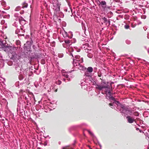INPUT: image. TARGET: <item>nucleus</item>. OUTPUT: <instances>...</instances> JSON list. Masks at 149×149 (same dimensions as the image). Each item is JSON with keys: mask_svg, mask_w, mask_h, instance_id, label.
<instances>
[{"mask_svg": "<svg viewBox=\"0 0 149 149\" xmlns=\"http://www.w3.org/2000/svg\"><path fill=\"white\" fill-rule=\"evenodd\" d=\"M74 51V50H73V49H72V52H73Z\"/></svg>", "mask_w": 149, "mask_h": 149, "instance_id": "nucleus-38", "label": "nucleus"}, {"mask_svg": "<svg viewBox=\"0 0 149 149\" xmlns=\"http://www.w3.org/2000/svg\"><path fill=\"white\" fill-rule=\"evenodd\" d=\"M67 79H63V81H65V82H67V81H66V80H67L68 81H70V79L69 78H67Z\"/></svg>", "mask_w": 149, "mask_h": 149, "instance_id": "nucleus-24", "label": "nucleus"}, {"mask_svg": "<svg viewBox=\"0 0 149 149\" xmlns=\"http://www.w3.org/2000/svg\"><path fill=\"white\" fill-rule=\"evenodd\" d=\"M136 130H139V128H136Z\"/></svg>", "mask_w": 149, "mask_h": 149, "instance_id": "nucleus-35", "label": "nucleus"}, {"mask_svg": "<svg viewBox=\"0 0 149 149\" xmlns=\"http://www.w3.org/2000/svg\"><path fill=\"white\" fill-rule=\"evenodd\" d=\"M17 8H18V7H17L16 8V9H15V10L17 11Z\"/></svg>", "mask_w": 149, "mask_h": 149, "instance_id": "nucleus-34", "label": "nucleus"}, {"mask_svg": "<svg viewBox=\"0 0 149 149\" xmlns=\"http://www.w3.org/2000/svg\"><path fill=\"white\" fill-rule=\"evenodd\" d=\"M15 69L17 72H19L21 70V68L19 65H16L15 67Z\"/></svg>", "mask_w": 149, "mask_h": 149, "instance_id": "nucleus-9", "label": "nucleus"}, {"mask_svg": "<svg viewBox=\"0 0 149 149\" xmlns=\"http://www.w3.org/2000/svg\"><path fill=\"white\" fill-rule=\"evenodd\" d=\"M65 42L66 44H69L70 43V41L69 40H65Z\"/></svg>", "mask_w": 149, "mask_h": 149, "instance_id": "nucleus-25", "label": "nucleus"}, {"mask_svg": "<svg viewBox=\"0 0 149 149\" xmlns=\"http://www.w3.org/2000/svg\"><path fill=\"white\" fill-rule=\"evenodd\" d=\"M77 64H76V66H77Z\"/></svg>", "mask_w": 149, "mask_h": 149, "instance_id": "nucleus-43", "label": "nucleus"}, {"mask_svg": "<svg viewBox=\"0 0 149 149\" xmlns=\"http://www.w3.org/2000/svg\"><path fill=\"white\" fill-rule=\"evenodd\" d=\"M98 76H99V77H101V75H99H99H98Z\"/></svg>", "mask_w": 149, "mask_h": 149, "instance_id": "nucleus-36", "label": "nucleus"}, {"mask_svg": "<svg viewBox=\"0 0 149 149\" xmlns=\"http://www.w3.org/2000/svg\"><path fill=\"white\" fill-rule=\"evenodd\" d=\"M25 45H26V44H24V46H25Z\"/></svg>", "mask_w": 149, "mask_h": 149, "instance_id": "nucleus-42", "label": "nucleus"}, {"mask_svg": "<svg viewBox=\"0 0 149 149\" xmlns=\"http://www.w3.org/2000/svg\"><path fill=\"white\" fill-rule=\"evenodd\" d=\"M100 4L101 5L102 9L104 10L107 11L108 10L110 9V7L108 6L107 5V3L104 1H102L101 2H99Z\"/></svg>", "mask_w": 149, "mask_h": 149, "instance_id": "nucleus-1", "label": "nucleus"}, {"mask_svg": "<svg viewBox=\"0 0 149 149\" xmlns=\"http://www.w3.org/2000/svg\"><path fill=\"white\" fill-rule=\"evenodd\" d=\"M62 75L63 76L65 77L66 78H68V75L67 72L63 73Z\"/></svg>", "mask_w": 149, "mask_h": 149, "instance_id": "nucleus-14", "label": "nucleus"}, {"mask_svg": "<svg viewBox=\"0 0 149 149\" xmlns=\"http://www.w3.org/2000/svg\"><path fill=\"white\" fill-rule=\"evenodd\" d=\"M80 49H78L77 50V51L78 52H79L80 51Z\"/></svg>", "mask_w": 149, "mask_h": 149, "instance_id": "nucleus-31", "label": "nucleus"}, {"mask_svg": "<svg viewBox=\"0 0 149 149\" xmlns=\"http://www.w3.org/2000/svg\"><path fill=\"white\" fill-rule=\"evenodd\" d=\"M17 15L16 14L15 15V17H17V18L16 19V20H18L20 23H21V22L24 20V19L22 17L20 16H17Z\"/></svg>", "mask_w": 149, "mask_h": 149, "instance_id": "nucleus-6", "label": "nucleus"}, {"mask_svg": "<svg viewBox=\"0 0 149 149\" xmlns=\"http://www.w3.org/2000/svg\"><path fill=\"white\" fill-rule=\"evenodd\" d=\"M70 56L71 55L72 56V57H71V58H72V59L73 60V62H72V63H73V65H74V56H73V54H72V53H70Z\"/></svg>", "mask_w": 149, "mask_h": 149, "instance_id": "nucleus-16", "label": "nucleus"}, {"mask_svg": "<svg viewBox=\"0 0 149 149\" xmlns=\"http://www.w3.org/2000/svg\"><path fill=\"white\" fill-rule=\"evenodd\" d=\"M134 115L136 116H139V113L138 112L135 111L133 113Z\"/></svg>", "mask_w": 149, "mask_h": 149, "instance_id": "nucleus-17", "label": "nucleus"}, {"mask_svg": "<svg viewBox=\"0 0 149 149\" xmlns=\"http://www.w3.org/2000/svg\"><path fill=\"white\" fill-rule=\"evenodd\" d=\"M88 133L92 136H93V133L90 130H88Z\"/></svg>", "mask_w": 149, "mask_h": 149, "instance_id": "nucleus-22", "label": "nucleus"}, {"mask_svg": "<svg viewBox=\"0 0 149 149\" xmlns=\"http://www.w3.org/2000/svg\"><path fill=\"white\" fill-rule=\"evenodd\" d=\"M102 19L103 20L104 22V23L105 22H107L108 21V20L107 19V18L105 17H104L103 18H102Z\"/></svg>", "mask_w": 149, "mask_h": 149, "instance_id": "nucleus-19", "label": "nucleus"}, {"mask_svg": "<svg viewBox=\"0 0 149 149\" xmlns=\"http://www.w3.org/2000/svg\"><path fill=\"white\" fill-rule=\"evenodd\" d=\"M87 71L88 72H91L93 71V68L92 67H88L87 69Z\"/></svg>", "mask_w": 149, "mask_h": 149, "instance_id": "nucleus-11", "label": "nucleus"}, {"mask_svg": "<svg viewBox=\"0 0 149 149\" xmlns=\"http://www.w3.org/2000/svg\"><path fill=\"white\" fill-rule=\"evenodd\" d=\"M66 10V11H67V10Z\"/></svg>", "mask_w": 149, "mask_h": 149, "instance_id": "nucleus-40", "label": "nucleus"}, {"mask_svg": "<svg viewBox=\"0 0 149 149\" xmlns=\"http://www.w3.org/2000/svg\"><path fill=\"white\" fill-rule=\"evenodd\" d=\"M1 4L2 6H5L6 5V3L5 1H2L1 2Z\"/></svg>", "mask_w": 149, "mask_h": 149, "instance_id": "nucleus-18", "label": "nucleus"}, {"mask_svg": "<svg viewBox=\"0 0 149 149\" xmlns=\"http://www.w3.org/2000/svg\"><path fill=\"white\" fill-rule=\"evenodd\" d=\"M139 132L141 133V132H142L143 133H144V132H143V131H142L141 130H139Z\"/></svg>", "mask_w": 149, "mask_h": 149, "instance_id": "nucleus-32", "label": "nucleus"}, {"mask_svg": "<svg viewBox=\"0 0 149 149\" xmlns=\"http://www.w3.org/2000/svg\"><path fill=\"white\" fill-rule=\"evenodd\" d=\"M80 56L78 55L75 56V64L77 63V62L78 61L77 59H79L80 58Z\"/></svg>", "mask_w": 149, "mask_h": 149, "instance_id": "nucleus-10", "label": "nucleus"}, {"mask_svg": "<svg viewBox=\"0 0 149 149\" xmlns=\"http://www.w3.org/2000/svg\"><path fill=\"white\" fill-rule=\"evenodd\" d=\"M24 77V76L22 74H20L19 77V79L20 80H22Z\"/></svg>", "mask_w": 149, "mask_h": 149, "instance_id": "nucleus-13", "label": "nucleus"}, {"mask_svg": "<svg viewBox=\"0 0 149 149\" xmlns=\"http://www.w3.org/2000/svg\"><path fill=\"white\" fill-rule=\"evenodd\" d=\"M87 56L88 57L90 58H91L93 57V55L91 53H89L87 54Z\"/></svg>", "mask_w": 149, "mask_h": 149, "instance_id": "nucleus-15", "label": "nucleus"}, {"mask_svg": "<svg viewBox=\"0 0 149 149\" xmlns=\"http://www.w3.org/2000/svg\"><path fill=\"white\" fill-rule=\"evenodd\" d=\"M126 118L127 122L130 123H132L136 121V120L133 117L130 116H127Z\"/></svg>", "mask_w": 149, "mask_h": 149, "instance_id": "nucleus-3", "label": "nucleus"}, {"mask_svg": "<svg viewBox=\"0 0 149 149\" xmlns=\"http://www.w3.org/2000/svg\"><path fill=\"white\" fill-rule=\"evenodd\" d=\"M26 43L27 44H28L29 45V47H30L31 46V42H29V41H27L26 42Z\"/></svg>", "mask_w": 149, "mask_h": 149, "instance_id": "nucleus-26", "label": "nucleus"}, {"mask_svg": "<svg viewBox=\"0 0 149 149\" xmlns=\"http://www.w3.org/2000/svg\"><path fill=\"white\" fill-rule=\"evenodd\" d=\"M124 107V106H123L122 107V108H123Z\"/></svg>", "mask_w": 149, "mask_h": 149, "instance_id": "nucleus-37", "label": "nucleus"}, {"mask_svg": "<svg viewBox=\"0 0 149 149\" xmlns=\"http://www.w3.org/2000/svg\"><path fill=\"white\" fill-rule=\"evenodd\" d=\"M109 104L110 106H112L113 105V104L112 103H109Z\"/></svg>", "mask_w": 149, "mask_h": 149, "instance_id": "nucleus-30", "label": "nucleus"}, {"mask_svg": "<svg viewBox=\"0 0 149 149\" xmlns=\"http://www.w3.org/2000/svg\"><path fill=\"white\" fill-rule=\"evenodd\" d=\"M74 17V15H73Z\"/></svg>", "mask_w": 149, "mask_h": 149, "instance_id": "nucleus-41", "label": "nucleus"}, {"mask_svg": "<svg viewBox=\"0 0 149 149\" xmlns=\"http://www.w3.org/2000/svg\"><path fill=\"white\" fill-rule=\"evenodd\" d=\"M108 93L109 95L111 96V92L110 91H109L108 92Z\"/></svg>", "mask_w": 149, "mask_h": 149, "instance_id": "nucleus-28", "label": "nucleus"}, {"mask_svg": "<svg viewBox=\"0 0 149 149\" xmlns=\"http://www.w3.org/2000/svg\"><path fill=\"white\" fill-rule=\"evenodd\" d=\"M53 9L56 12L60 10V6L57 4L53 5Z\"/></svg>", "mask_w": 149, "mask_h": 149, "instance_id": "nucleus-4", "label": "nucleus"}, {"mask_svg": "<svg viewBox=\"0 0 149 149\" xmlns=\"http://www.w3.org/2000/svg\"><path fill=\"white\" fill-rule=\"evenodd\" d=\"M12 49H10V53L13 54H14L16 51L17 50V49L18 48L17 47H16L12 46Z\"/></svg>", "mask_w": 149, "mask_h": 149, "instance_id": "nucleus-5", "label": "nucleus"}, {"mask_svg": "<svg viewBox=\"0 0 149 149\" xmlns=\"http://www.w3.org/2000/svg\"><path fill=\"white\" fill-rule=\"evenodd\" d=\"M97 86L96 88L97 89L100 90H101L102 89L107 88V87L106 86L102 85H97Z\"/></svg>", "mask_w": 149, "mask_h": 149, "instance_id": "nucleus-7", "label": "nucleus"}, {"mask_svg": "<svg viewBox=\"0 0 149 149\" xmlns=\"http://www.w3.org/2000/svg\"><path fill=\"white\" fill-rule=\"evenodd\" d=\"M125 28L126 29H129V28L130 26L128 25H125Z\"/></svg>", "mask_w": 149, "mask_h": 149, "instance_id": "nucleus-27", "label": "nucleus"}, {"mask_svg": "<svg viewBox=\"0 0 149 149\" xmlns=\"http://www.w3.org/2000/svg\"><path fill=\"white\" fill-rule=\"evenodd\" d=\"M62 149H72V148H70L68 146H65L63 147Z\"/></svg>", "mask_w": 149, "mask_h": 149, "instance_id": "nucleus-20", "label": "nucleus"}, {"mask_svg": "<svg viewBox=\"0 0 149 149\" xmlns=\"http://www.w3.org/2000/svg\"><path fill=\"white\" fill-rule=\"evenodd\" d=\"M109 98L111 100L114 101L115 100V99L114 97H113V96H111L109 97Z\"/></svg>", "mask_w": 149, "mask_h": 149, "instance_id": "nucleus-23", "label": "nucleus"}, {"mask_svg": "<svg viewBox=\"0 0 149 149\" xmlns=\"http://www.w3.org/2000/svg\"><path fill=\"white\" fill-rule=\"evenodd\" d=\"M2 48L4 49V51L6 52H10V49H12V46H8V44L7 45H3L2 46Z\"/></svg>", "mask_w": 149, "mask_h": 149, "instance_id": "nucleus-2", "label": "nucleus"}, {"mask_svg": "<svg viewBox=\"0 0 149 149\" xmlns=\"http://www.w3.org/2000/svg\"><path fill=\"white\" fill-rule=\"evenodd\" d=\"M70 10L71 12L72 13V15H73V13H72V10L70 8Z\"/></svg>", "mask_w": 149, "mask_h": 149, "instance_id": "nucleus-33", "label": "nucleus"}, {"mask_svg": "<svg viewBox=\"0 0 149 149\" xmlns=\"http://www.w3.org/2000/svg\"><path fill=\"white\" fill-rule=\"evenodd\" d=\"M107 22H108L109 24V26L110 25V19H109L108 20V21Z\"/></svg>", "mask_w": 149, "mask_h": 149, "instance_id": "nucleus-29", "label": "nucleus"}, {"mask_svg": "<svg viewBox=\"0 0 149 149\" xmlns=\"http://www.w3.org/2000/svg\"><path fill=\"white\" fill-rule=\"evenodd\" d=\"M56 83L57 84L60 85L61 84V81L58 80V81L56 82Z\"/></svg>", "mask_w": 149, "mask_h": 149, "instance_id": "nucleus-21", "label": "nucleus"}, {"mask_svg": "<svg viewBox=\"0 0 149 149\" xmlns=\"http://www.w3.org/2000/svg\"><path fill=\"white\" fill-rule=\"evenodd\" d=\"M28 6V4L26 2H24L23 3V6L22 8H27Z\"/></svg>", "mask_w": 149, "mask_h": 149, "instance_id": "nucleus-12", "label": "nucleus"}, {"mask_svg": "<svg viewBox=\"0 0 149 149\" xmlns=\"http://www.w3.org/2000/svg\"><path fill=\"white\" fill-rule=\"evenodd\" d=\"M50 89H52V91H53L55 92H56L57 91V88L56 86H52L51 88Z\"/></svg>", "mask_w": 149, "mask_h": 149, "instance_id": "nucleus-8", "label": "nucleus"}, {"mask_svg": "<svg viewBox=\"0 0 149 149\" xmlns=\"http://www.w3.org/2000/svg\"><path fill=\"white\" fill-rule=\"evenodd\" d=\"M88 146L89 147V148H90V146Z\"/></svg>", "mask_w": 149, "mask_h": 149, "instance_id": "nucleus-39", "label": "nucleus"}]
</instances>
